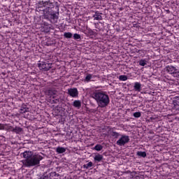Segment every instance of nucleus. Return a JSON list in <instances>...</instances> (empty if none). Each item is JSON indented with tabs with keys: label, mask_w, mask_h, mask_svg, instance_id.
<instances>
[{
	"label": "nucleus",
	"mask_w": 179,
	"mask_h": 179,
	"mask_svg": "<svg viewBox=\"0 0 179 179\" xmlns=\"http://www.w3.org/2000/svg\"><path fill=\"white\" fill-rule=\"evenodd\" d=\"M6 131H8V132H13V127L12 126H9L8 124H7V126H6Z\"/></svg>",
	"instance_id": "26"
},
{
	"label": "nucleus",
	"mask_w": 179,
	"mask_h": 179,
	"mask_svg": "<svg viewBox=\"0 0 179 179\" xmlns=\"http://www.w3.org/2000/svg\"><path fill=\"white\" fill-rule=\"evenodd\" d=\"M87 33L90 36H94V31L90 29H87Z\"/></svg>",
	"instance_id": "31"
},
{
	"label": "nucleus",
	"mask_w": 179,
	"mask_h": 179,
	"mask_svg": "<svg viewBox=\"0 0 179 179\" xmlns=\"http://www.w3.org/2000/svg\"><path fill=\"white\" fill-rule=\"evenodd\" d=\"M110 136L115 138V139H118V137L121 136V134L117 131H114V130H112V131H110Z\"/></svg>",
	"instance_id": "16"
},
{
	"label": "nucleus",
	"mask_w": 179,
	"mask_h": 179,
	"mask_svg": "<svg viewBox=\"0 0 179 179\" xmlns=\"http://www.w3.org/2000/svg\"><path fill=\"white\" fill-rule=\"evenodd\" d=\"M25 160L27 159H31V157H34L33 152L31 151H25L21 154Z\"/></svg>",
	"instance_id": "9"
},
{
	"label": "nucleus",
	"mask_w": 179,
	"mask_h": 179,
	"mask_svg": "<svg viewBox=\"0 0 179 179\" xmlns=\"http://www.w3.org/2000/svg\"><path fill=\"white\" fill-rule=\"evenodd\" d=\"M92 99L96 100L99 107L104 108L110 104V96L105 92L96 90L92 94Z\"/></svg>",
	"instance_id": "2"
},
{
	"label": "nucleus",
	"mask_w": 179,
	"mask_h": 179,
	"mask_svg": "<svg viewBox=\"0 0 179 179\" xmlns=\"http://www.w3.org/2000/svg\"><path fill=\"white\" fill-rule=\"evenodd\" d=\"M20 114H24L26 113H29V110H27L26 108H22V106L20 107Z\"/></svg>",
	"instance_id": "27"
},
{
	"label": "nucleus",
	"mask_w": 179,
	"mask_h": 179,
	"mask_svg": "<svg viewBox=\"0 0 179 179\" xmlns=\"http://www.w3.org/2000/svg\"><path fill=\"white\" fill-rule=\"evenodd\" d=\"M166 71L168 72V73H170L171 75H177L179 73L178 69H177L173 66H167L166 67Z\"/></svg>",
	"instance_id": "6"
},
{
	"label": "nucleus",
	"mask_w": 179,
	"mask_h": 179,
	"mask_svg": "<svg viewBox=\"0 0 179 179\" xmlns=\"http://www.w3.org/2000/svg\"><path fill=\"white\" fill-rule=\"evenodd\" d=\"M68 106L66 104L63 103L61 107H59L60 114H65L68 110H66V108Z\"/></svg>",
	"instance_id": "11"
},
{
	"label": "nucleus",
	"mask_w": 179,
	"mask_h": 179,
	"mask_svg": "<svg viewBox=\"0 0 179 179\" xmlns=\"http://www.w3.org/2000/svg\"><path fill=\"white\" fill-rule=\"evenodd\" d=\"M73 107H76V108H80L82 107V102L80 100H76L73 103Z\"/></svg>",
	"instance_id": "13"
},
{
	"label": "nucleus",
	"mask_w": 179,
	"mask_h": 179,
	"mask_svg": "<svg viewBox=\"0 0 179 179\" xmlns=\"http://www.w3.org/2000/svg\"><path fill=\"white\" fill-rule=\"evenodd\" d=\"M134 90H136V92H141V89H142V85L138 82L134 83Z\"/></svg>",
	"instance_id": "12"
},
{
	"label": "nucleus",
	"mask_w": 179,
	"mask_h": 179,
	"mask_svg": "<svg viewBox=\"0 0 179 179\" xmlns=\"http://www.w3.org/2000/svg\"><path fill=\"white\" fill-rule=\"evenodd\" d=\"M119 79L120 80H122L123 82H125V80H128V76L125 75H122L119 76Z\"/></svg>",
	"instance_id": "24"
},
{
	"label": "nucleus",
	"mask_w": 179,
	"mask_h": 179,
	"mask_svg": "<svg viewBox=\"0 0 179 179\" xmlns=\"http://www.w3.org/2000/svg\"><path fill=\"white\" fill-rule=\"evenodd\" d=\"M139 65H141V66H145V65H148V61L145 59H141L139 62Z\"/></svg>",
	"instance_id": "23"
},
{
	"label": "nucleus",
	"mask_w": 179,
	"mask_h": 179,
	"mask_svg": "<svg viewBox=\"0 0 179 179\" xmlns=\"http://www.w3.org/2000/svg\"><path fill=\"white\" fill-rule=\"evenodd\" d=\"M103 145H101V144H97L94 146L93 150H96V152H100V150H103Z\"/></svg>",
	"instance_id": "18"
},
{
	"label": "nucleus",
	"mask_w": 179,
	"mask_h": 179,
	"mask_svg": "<svg viewBox=\"0 0 179 179\" xmlns=\"http://www.w3.org/2000/svg\"><path fill=\"white\" fill-rule=\"evenodd\" d=\"M6 126H8V124L0 123V130H5Z\"/></svg>",
	"instance_id": "30"
},
{
	"label": "nucleus",
	"mask_w": 179,
	"mask_h": 179,
	"mask_svg": "<svg viewBox=\"0 0 179 179\" xmlns=\"http://www.w3.org/2000/svg\"><path fill=\"white\" fill-rule=\"evenodd\" d=\"M134 117H135V118H139L141 117V116L142 115V114L141 113V112H135L133 114Z\"/></svg>",
	"instance_id": "29"
},
{
	"label": "nucleus",
	"mask_w": 179,
	"mask_h": 179,
	"mask_svg": "<svg viewBox=\"0 0 179 179\" xmlns=\"http://www.w3.org/2000/svg\"><path fill=\"white\" fill-rule=\"evenodd\" d=\"M68 94L71 96V97H78L79 96V92L78 91V88H70L68 90Z\"/></svg>",
	"instance_id": "7"
},
{
	"label": "nucleus",
	"mask_w": 179,
	"mask_h": 179,
	"mask_svg": "<svg viewBox=\"0 0 179 179\" xmlns=\"http://www.w3.org/2000/svg\"><path fill=\"white\" fill-rule=\"evenodd\" d=\"M55 114H57V115H58V114H61V110H59V106H57L56 107H55V108L53 109Z\"/></svg>",
	"instance_id": "25"
},
{
	"label": "nucleus",
	"mask_w": 179,
	"mask_h": 179,
	"mask_svg": "<svg viewBox=\"0 0 179 179\" xmlns=\"http://www.w3.org/2000/svg\"><path fill=\"white\" fill-rule=\"evenodd\" d=\"M101 13H99V11H96L95 13V15H93V17L94 18V20H102L103 17H101Z\"/></svg>",
	"instance_id": "14"
},
{
	"label": "nucleus",
	"mask_w": 179,
	"mask_h": 179,
	"mask_svg": "<svg viewBox=\"0 0 179 179\" xmlns=\"http://www.w3.org/2000/svg\"><path fill=\"white\" fill-rule=\"evenodd\" d=\"M121 138L116 142L117 146H125L127 143H129V136L127 135H121Z\"/></svg>",
	"instance_id": "5"
},
{
	"label": "nucleus",
	"mask_w": 179,
	"mask_h": 179,
	"mask_svg": "<svg viewBox=\"0 0 179 179\" xmlns=\"http://www.w3.org/2000/svg\"><path fill=\"white\" fill-rule=\"evenodd\" d=\"M116 31L120 33V31H121V29H116Z\"/></svg>",
	"instance_id": "34"
},
{
	"label": "nucleus",
	"mask_w": 179,
	"mask_h": 179,
	"mask_svg": "<svg viewBox=\"0 0 179 179\" xmlns=\"http://www.w3.org/2000/svg\"><path fill=\"white\" fill-rule=\"evenodd\" d=\"M13 132L15 134H20L21 132H23V129L16 126L15 127H13Z\"/></svg>",
	"instance_id": "15"
},
{
	"label": "nucleus",
	"mask_w": 179,
	"mask_h": 179,
	"mask_svg": "<svg viewBox=\"0 0 179 179\" xmlns=\"http://www.w3.org/2000/svg\"><path fill=\"white\" fill-rule=\"evenodd\" d=\"M94 162H97L98 163H99V162H101V160H103V155L100 154H97L94 157Z\"/></svg>",
	"instance_id": "17"
},
{
	"label": "nucleus",
	"mask_w": 179,
	"mask_h": 179,
	"mask_svg": "<svg viewBox=\"0 0 179 179\" xmlns=\"http://www.w3.org/2000/svg\"><path fill=\"white\" fill-rule=\"evenodd\" d=\"M38 67L39 68L40 71L47 72V71H50V69L52 68V64L41 62V63L38 64Z\"/></svg>",
	"instance_id": "4"
},
{
	"label": "nucleus",
	"mask_w": 179,
	"mask_h": 179,
	"mask_svg": "<svg viewBox=\"0 0 179 179\" xmlns=\"http://www.w3.org/2000/svg\"><path fill=\"white\" fill-rule=\"evenodd\" d=\"M73 38H74V40H77L78 41H79V40H80L82 37L79 34H74L73 36Z\"/></svg>",
	"instance_id": "22"
},
{
	"label": "nucleus",
	"mask_w": 179,
	"mask_h": 179,
	"mask_svg": "<svg viewBox=\"0 0 179 179\" xmlns=\"http://www.w3.org/2000/svg\"><path fill=\"white\" fill-rule=\"evenodd\" d=\"M21 107L25 108V110H27L29 111V108L27 107V105L23 103Z\"/></svg>",
	"instance_id": "32"
},
{
	"label": "nucleus",
	"mask_w": 179,
	"mask_h": 179,
	"mask_svg": "<svg viewBox=\"0 0 179 179\" xmlns=\"http://www.w3.org/2000/svg\"><path fill=\"white\" fill-rule=\"evenodd\" d=\"M37 12H43V17L52 23H57L59 19V6H55L51 1H40L36 8Z\"/></svg>",
	"instance_id": "1"
},
{
	"label": "nucleus",
	"mask_w": 179,
	"mask_h": 179,
	"mask_svg": "<svg viewBox=\"0 0 179 179\" xmlns=\"http://www.w3.org/2000/svg\"><path fill=\"white\" fill-rule=\"evenodd\" d=\"M43 160V156L35 155L29 159L22 160V164L25 167H34V166H40V162Z\"/></svg>",
	"instance_id": "3"
},
{
	"label": "nucleus",
	"mask_w": 179,
	"mask_h": 179,
	"mask_svg": "<svg viewBox=\"0 0 179 179\" xmlns=\"http://www.w3.org/2000/svg\"><path fill=\"white\" fill-rule=\"evenodd\" d=\"M136 155L138 156V157H146L147 155L146 152L138 151Z\"/></svg>",
	"instance_id": "20"
},
{
	"label": "nucleus",
	"mask_w": 179,
	"mask_h": 179,
	"mask_svg": "<svg viewBox=\"0 0 179 179\" xmlns=\"http://www.w3.org/2000/svg\"><path fill=\"white\" fill-rule=\"evenodd\" d=\"M59 102V99H55V100H52V104H55V103H57V102Z\"/></svg>",
	"instance_id": "33"
},
{
	"label": "nucleus",
	"mask_w": 179,
	"mask_h": 179,
	"mask_svg": "<svg viewBox=\"0 0 179 179\" xmlns=\"http://www.w3.org/2000/svg\"><path fill=\"white\" fill-rule=\"evenodd\" d=\"M64 38H72V37H73V34L71 32H64Z\"/></svg>",
	"instance_id": "19"
},
{
	"label": "nucleus",
	"mask_w": 179,
	"mask_h": 179,
	"mask_svg": "<svg viewBox=\"0 0 179 179\" xmlns=\"http://www.w3.org/2000/svg\"><path fill=\"white\" fill-rule=\"evenodd\" d=\"M92 74H87L85 78V82H90V79H92Z\"/></svg>",
	"instance_id": "28"
},
{
	"label": "nucleus",
	"mask_w": 179,
	"mask_h": 179,
	"mask_svg": "<svg viewBox=\"0 0 179 179\" xmlns=\"http://www.w3.org/2000/svg\"><path fill=\"white\" fill-rule=\"evenodd\" d=\"M90 167H93V162H92L83 166V169H90Z\"/></svg>",
	"instance_id": "21"
},
{
	"label": "nucleus",
	"mask_w": 179,
	"mask_h": 179,
	"mask_svg": "<svg viewBox=\"0 0 179 179\" xmlns=\"http://www.w3.org/2000/svg\"><path fill=\"white\" fill-rule=\"evenodd\" d=\"M66 152V148L61 146H58L56 148V152L58 153V155H61L62 153H65Z\"/></svg>",
	"instance_id": "10"
},
{
	"label": "nucleus",
	"mask_w": 179,
	"mask_h": 179,
	"mask_svg": "<svg viewBox=\"0 0 179 179\" xmlns=\"http://www.w3.org/2000/svg\"><path fill=\"white\" fill-rule=\"evenodd\" d=\"M51 177H59V175L57 172H51L50 176L43 174L39 179H50Z\"/></svg>",
	"instance_id": "8"
},
{
	"label": "nucleus",
	"mask_w": 179,
	"mask_h": 179,
	"mask_svg": "<svg viewBox=\"0 0 179 179\" xmlns=\"http://www.w3.org/2000/svg\"><path fill=\"white\" fill-rule=\"evenodd\" d=\"M150 120H155V118L151 117H150Z\"/></svg>",
	"instance_id": "35"
}]
</instances>
